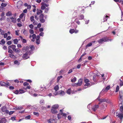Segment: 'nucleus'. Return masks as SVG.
Instances as JSON below:
<instances>
[{"mask_svg": "<svg viewBox=\"0 0 123 123\" xmlns=\"http://www.w3.org/2000/svg\"><path fill=\"white\" fill-rule=\"evenodd\" d=\"M109 37H104L98 39V42L99 44H102L103 43V42H108L109 40L110 41H112V39H109Z\"/></svg>", "mask_w": 123, "mask_h": 123, "instance_id": "nucleus-1", "label": "nucleus"}, {"mask_svg": "<svg viewBox=\"0 0 123 123\" xmlns=\"http://www.w3.org/2000/svg\"><path fill=\"white\" fill-rule=\"evenodd\" d=\"M35 18L36 20H37L39 19L41 23H43L45 21V19L44 18L43 14H42L39 16V17H38L37 15H35Z\"/></svg>", "mask_w": 123, "mask_h": 123, "instance_id": "nucleus-2", "label": "nucleus"}, {"mask_svg": "<svg viewBox=\"0 0 123 123\" xmlns=\"http://www.w3.org/2000/svg\"><path fill=\"white\" fill-rule=\"evenodd\" d=\"M59 107L58 105V104H55L53 105L51 110V112L52 113L56 114L58 112L57 109Z\"/></svg>", "mask_w": 123, "mask_h": 123, "instance_id": "nucleus-3", "label": "nucleus"}, {"mask_svg": "<svg viewBox=\"0 0 123 123\" xmlns=\"http://www.w3.org/2000/svg\"><path fill=\"white\" fill-rule=\"evenodd\" d=\"M119 100L118 102L120 106L123 103V92L122 91H120L119 92Z\"/></svg>", "mask_w": 123, "mask_h": 123, "instance_id": "nucleus-4", "label": "nucleus"}, {"mask_svg": "<svg viewBox=\"0 0 123 123\" xmlns=\"http://www.w3.org/2000/svg\"><path fill=\"white\" fill-rule=\"evenodd\" d=\"M31 54V52L30 51L26 52V53L23 54L22 56V58L24 59L25 60L29 58V56Z\"/></svg>", "mask_w": 123, "mask_h": 123, "instance_id": "nucleus-5", "label": "nucleus"}, {"mask_svg": "<svg viewBox=\"0 0 123 123\" xmlns=\"http://www.w3.org/2000/svg\"><path fill=\"white\" fill-rule=\"evenodd\" d=\"M84 82L85 83L84 85V86L85 87L87 86H87H90V84L89 83L90 82V81L88 79L86 78L84 80Z\"/></svg>", "mask_w": 123, "mask_h": 123, "instance_id": "nucleus-6", "label": "nucleus"}, {"mask_svg": "<svg viewBox=\"0 0 123 123\" xmlns=\"http://www.w3.org/2000/svg\"><path fill=\"white\" fill-rule=\"evenodd\" d=\"M0 84L1 86H5L7 87L9 86V83L7 82L5 83L3 81H0Z\"/></svg>", "mask_w": 123, "mask_h": 123, "instance_id": "nucleus-7", "label": "nucleus"}, {"mask_svg": "<svg viewBox=\"0 0 123 123\" xmlns=\"http://www.w3.org/2000/svg\"><path fill=\"white\" fill-rule=\"evenodd\" d=\"M82 84V81L81 79H80L78 80V82L77 83H75L74 86H77L81 85Z\"/></svg>", "mask_w": 123, "mask_h": 123, "instance_id": "nucleus-8", "label": "nucleus"}, {"mask_svg": "<svg viewBox=\"0 0 123 123\" xmlns=\"http://www.w3.org/2000/svg\"><path fill=\"white\" fill-rule=\"evenodd\" d=\"M78 31H79L77 30L76 28L75 29H71L69 31L70 33L71 34H72L74 33H77L78 32Z\"/></svg>", "mask_w": 123, "mask_h": 123, "instance_id": "nucleus-9", "label": "nucleus"}, {"mask_svg": "<svg viewBox=\"0 0 123 123\" xmlns=\"http://www.w3.org/2000/svg\"><path fill=\"white\" fill-rule=\"evenodd\" d=\"M30 49L29 47L28 46H24L22 49V50L23 52H24L25 51L27 52L30 51L29 49Z\"/></svg>", "mask_w": 123, "mask_h": 123, "instance_id": "nucleus-10", "label": "nucleus"}, {"mask_svg": "<svg viewBox=\"0 0 123 123\" xmlns=\"http://www.w3.org/2000/svg\"><path fill=\"white\" fill-rule=\"evenodd\" d=\"M1 110L3 112H5V113H6L8 114L9 113V111L7 110V108L5 106H3L2 107Z\"/></svg>", "mask_w": 123, "mask_h": 123, "instance_id": "nucleus-11", "label": "nucleus"}, {"mask_svg": "<svg viewBox=\"0 0 123 123\" xmlns=\"http://www.w3.org/2000/svg\"><path fill=\"white\" fill-rule=\"evenodd\" d=\"M23 2L21 1H18L17 4V7L18 8H19L22 6Z\"/></svg>", "mask_w": 123, "mask_h": 123, "instance_id": "nucleus-12", "label": "nucleus"}, {"mask_svg": "<svg viewBox=\"0 0 123 123\" xmlns=\"http://www.w3.org/2000/svg\"><path fill=\"white\" fill-rule=\"evenodd\" d=\"M37 15H39V16L42 14H43V11L41 10L37 9Z\"/></svg>", "mask_w": 123, "mask_h": 123, "instance_id": "nucleus-13", "label": "nucleus"}, {"mask_svg": "<svg viewBox=\"0 0 123 123\" xmlns=\"http://www.w3.org/2000/svg\"><path fill=\"white\" fill-rule=\"evenodd\" d=\"M6 120L5 118H0V123H6Z\"/></svg>", "mask_w": 123, "mask_h": 123, "instance_id": "nucleus-14", "label": "nucleus"}, {"mask_svg": "<svg viewBox=\"0 0 123 123\" xmlns=\"http://www.w3.org/2000/svg\"><path fill=\"white\" fill-rule=\"evenodd\" d=\"M99 101H101V102H108V100L107 99V98H101V99H98Z\"/></svg>", "mask_w": 123, "mask_h": 123, "instance_id": "nucleus-15", "label": "nucleus"}, {"mask_svg": "<svg viewBox=\"0 0 123 123\" xmlns=\"http://www.w3.org/2000/svg\"><path fill=\"white\" fill-rule=\"evenodd\" d=\"M118 117L119 118L120 120L122 119L123 117V113H118L117 115Z\"/></svg>", "mask_w": 123, "mask_h": 123, "instance_id": "nucleus-16", "label": "nucleus"}, {"mask_svg": "<svg viewBox=\"0 0 123 123\" xmlns=\"http://www.w3.org/2000/svg\"><path fill=\"white\" fill-rule=\"evenodd\" d=\"M10 19L12 20V22L13 23H15L16 22V18H14L12 17L10 18Z\"/></svg>", "mask_w": 123, "mask_h": 123, "instance_id": "nucleus-17", "label": "nucleus"}, {"mask_svg": "<svg viewBox=\"0 0 123 123\" xmlns=\"http://www.w3.org/2000/svg\"><path fill=\"white\" fill-rule=\"evenodd\" d=\"M99 107L98 105H95L92 108V109L93 111H95Z\"/></svg>", "mask_w": 123, "mask_h": 123, "instance_id": "nucleus-18", "label": "nucleus"}, {"mask_svg": "<svg viewBox=\"0 0 123 123\" xmlns=\"http://www.w3.org/2000/svg\"><path fill=\"white\" fill-rule=\"evenodd\" d=\"M8 47L10 48H12V49L13 51H14V50L15 49L16 46L15 45H13L11 46H9Z\"/></svg>", "mask_w": 123, "mask_h": 123, "instance_id": "nucleus-19", "label": "nucleus"}, {"mask_svg": "<svg viewBox=\"0 0 123 123\" xmlns=\"http://www.w3.org/2000/svg\"><path fill=\"white\" fill-rule=\"evenodd\" d=\"M120 106V111L122 113H123V105L122 103L121 104Z\"/></svg>", "mask_w": 123, "mask_h": 123, "instance_id": "nucleus-20", "label": "nucleus"}, {"mask_svg": "<svg viewBox=\"0 0 123 123\" xmlns=\"http://www.w3.org/2000/svg\"><path fill=\"white\" fill-rule=\"evenodd\" d=\"M6 15L7 16H10L12 15V14L11 12L9 11L6 13Z\"/></svg>", "mask_w": 123, "mask_h": 123, "instance_id": "nucleus-21", "label": "nucleus"}, {"mask_svg": "<svg viewBox=\"0 0 123 123\" xmlns=\"http://www.w3.org/2000/svg\"><path fill=\"white\" fill-rule=\"evenodd\" d=\"M84 17L83 15L81 14L79 15V19L82 20L84 19Z\"/></svg>", "mask_w": 123, "mask_h": 123, "instance_id": "nucleus-22", "label": "nucleus"}, {"mask_svg": "<svg viewBox=\"0 0 123 123\" xmlns=\"http://www.w3.org/2000/svg\"><path fill=\"white\" fill-rule=\"evenodd\" d=\"M49 121L51 123H55V120L53 118L50 119Z\"/></svg>", "mask_w": 123, "mask_h": 123, "instance_id": "nucleus-23", "label": "nucleus"}, {"mask_svg": "<svg viewBox=\"0 0 123 123\" xmlns=\"http://www.w3.org/2000/svg\"><path fill=\"white\" fill-rule=\"evenodd\" d=\"M16 53H19L20 52V49L19 48L15 49L14 51Z\"/></svg>", "mask_w": 123, "mask_h": 123, "instance_id": "nucleus-24", "label": "nucleus"}, {"mask_svg": "<svg viewBox=\"0 0 123 123\" xmlns=\"http://www.w3.org/2000/svg\"><path fill=\"white\" fill-rule=\"evenodd\" d=\"M23 31V33L26 36L27 35L28 33L27 31L25 29H24Z\"/></svg>", "mask_w": 123, "mask_h": 123, "instance_id": "nucleus-25", "label": "nucleus"}, {"mask_svg": "<svg viewBox=\"0 0 123 123\" xmlns=\"http://www.w3.org/2000/svg\"><path fill=\"white\" fill-rule=\"evenodd\" d=\"M108 17H109L107 15H106L105 17H104L103 18L104 21L103 22L106 21L107 20V18Z\"/></svg>", "mask_w": 123, "mask_h": 123, "instance_id": "nucleus-26", "label": "nucleus"}, {"mask_svg": "<svg viewBox=\"0 0 123 123\" xmlns=\"http://www.w3.org/2000/svg\"><path fill=\"white\" fill-rule=\"evenodd\" d=\"M14 43L15 44H17L18 43V40L17 39H15L13 40Z\"/></svg>", "mask_w": 123, "mask_h": 123, "instance_id": "nucleus-27", "label": "nucleus"}, {"mask_svg": "<svg viewBox=\"0 0 123 123\" xmlns=\"http://www.w3.org/2000/svg\"><path fill=\"white\" fill-rule=\"evenodd\" d=\"M30 48L31 49L30 51H32L35 48L34 45H32L31 46Z\"/></svg>", "mask_w": 123, "mask_h": 123, "instance_id": "nucleus-28", "label": "nucleus"}, {"mask_svg": "<svg viewBox=\"0 0 123 123\" xmlns=\"http://www.w3.org/2000/svg\"><path fill=\"white\" fill-rule=\"evenodd\" d=\"M8 52L10 53L11 54H12L13 53V51L11 49V48H9L8 47Z\"/></svg>", "mask_w": 123, "mask_h": 123, "instance_id": "nucleus-29", "label": "nucleus"}, {"mask_svg": "<svg viewBox=\"0 0 123 123\" xmlns=\"http://www.w3.org/2000/svg\"><path fill=\"white\" fill-rule=\"evenodd\" d=\"M30 19L31 21L32 22H33L35 21L34 19V17L33 16H32L30 18Z\"/></svg>", "mask_w": 123, "mask_h": 123, "instance_id": "nucleus-30", "label": "nucleus"}, {"mask_svg": "<svg viewBox=\"0 0 123 123\" xmlns=\"http://www.w3.org/2000/svg\"><path fill=\"white\" fill-rule=\"evenodd\" d=\"M71 89H68L67 90L66 92L67 93L69 94H70L71 92Z\"/></svg>", "mask_w": 123, "mask_h": 123, "instance_id": "nucleus-31", "label": "nucleus"}, {"mask_svg": "<svg viewBox=\"0 0 123 123\" xmlns=\"http://www.w3.org/2000/svg\"><path fill=\"white\" fill-rule=\"evenodd\" d=\"M32 37L33 39L31 40L33 41H34V39L36 38V35L35 34H33L32 36Z\"/></svg>", "mask_w": 123, "mask_h": 123, "instance_id": "nucleus-32", "label": "nucleus"}, {"mask_svg": "<svg viewBox=\"0 0 123 123\" xmlns=\"http://www.w3.org/2000/svg\"><path fill=\"white\" fill-rule=\"evenodd\" d=\"M59 89V87L58 85H56L54 87V89L56 91H57Z\"/></svg>", "mask_w": 123, "mask_h": 123, "instance_id": "nucleus-33", "label": "nucleus"}, {"mask_svg": "<svg viewBox=\"0 0 123 123\" xmlns=\"http://www.w3.org/2000/svg\"><path fill=\"white\" fill-rule=\"evenodd\" d=\"M92 43H88L86 45V47L87 48L88 47H90L92 45Z\"/></svg>", "mask_w": 123, "mask_h": 123, "instance_id": "nucleus-34", "label": "nucleus"}, {"mask_svg": "<svg viewBox=\"0 0 123 123\" xmlns=\"http://www.w3.org/2000/svg\"><path fill=\"white\" fill-rule=\"evenodd\" d=\"M40 103L42 105H43L44 103V100L43 99L41 100L40 101Z\"/></svg>", "mask_w": 123, "mask_h": 123, "instance_id": "nucleus-35", "label": "nucleus"}, {"mask_svg": "<svg viewBox=\"0 0 123 123\" xmlns=\"http://www.w3.org/2000/svg\"><path fill=\"white\" fill-rule=\"evenodd\" d=\"M7 5V4L6 3L5 4L3 3H2L1 5V6L2 7H4L6 6Z\"/></svg>", "mask_w": 123, "mask_h": 123, "instance_id": "nucleus-36", "label": "nucleus"}, {"mask_svg": "<svg viewBox=\"0 0 123 123\" xmlns=\"http://www.w3.org/2000/svg\"><path fill=\"white\" fill-rule=\"evenodd\" d=\"M76 78L74 77L73 79H72L71 81L72 82H75L76 81Z\"/></svg>", "mask_w": 123, "mask_h": 123, "instance_id": "nucleus-37", "label": "nucleus"}, {"mask_svg": "<svg viewBox=\"0 0 123 123\" xmlns=\"http://www.w3.org/2000/svg\"><path fill=\"white\" fill-rule=\"evenodd\" d=\"M65 92L63 91H61L60 92V94L61 95H65Z\"/></svg>", "mask_w": 123, "mask_h": 123, "instance_id": "nucleus-38", "label": "nucleus"}, {"mask_svg": "<svg viewBox=\"0 0 123 123\" xmlns=\"http://www.w3.org/2000/svg\"><path fill=\"white\" fill-rule=\"evenodd\" d=\"M24 15H25L24 13H22V14H20L19 16V18H23Z\"/></svg>", "mask_w": 123, "mask_h": 123, "instance_id": "nucleus-39", "label": "nucleus"}, {"mask_svg": "<svg viewBox=\"0 0 123 123\" xmlns=\"http://www.w3.org/2000/svg\"><path fill=\"white\" fill-rule=\"evenodd\" d=\"M25 92L23 90L20 89L19 90V94L23 93Z\"/></svg>", "mask_w": 123, "mask_h": 123, "instance_id": "nucleus-40", "label": "nucleus"}, {"mask_svg": "<svg viewBox=\"0 0 123 123\" xmlns=\"http://www.w3.org/2000/svg\"><path fill=\"white\" fill-rule=\"evenodd\" d=\"M119 90V86H117L116 87V92H117Z\"/></svg>", "mask_w": 123, "mask_h": 123, "instance_id": "nucleus-41", "label": "nucleus"}, {"mask_svg": "<svg viewBox=\"0 0 123 123\" xmlns=\"http://www.w3.org/2000/svg\"><path fill=\"white\" fill-rule=\"evenodd\" d=\"M29 31L30 33L31 34H33L34 32V31L32 29H30L29 30Z\"/></svg>", "mask_w": 123, "mask_h": 123, "instance_id": "nucleus-42", "label": "nucleus"}, {"mask_svg": "<svg viewBox=\"0 0 123 123\" xmlns=\"http://www.w3.org/2000/svg\"><path fill=\"white\" fill-rule=\"evenodd\" d=\"M9 56L12 58H14L15 57V56L12 54H9Z\"/></svg>", "mask_w": 123, "mask_h": 123, "instance_id": "nucleus-43", "label": "nucleus"}, {"mask_svg": "<svg viewBox=\"0 0 123 123\" xmlns=\"http://www.w3.org/2000/svg\"><path fill=\"white\" fill-rule=\"evenodd\" d=\"M22 41L23 43H26L27 42L26 40L24 38H23L22 40Z\"/></svg>", "mask_w": 123, "mask_h": 123, "instance_id": "nucleus-44", "label": "nucleus"}, {"mask_svg": "<svg viewBox=\"0 0 123 123\" xmlns=\"http://www.w3.org/2000/svg\"><path fill=\"white\" fill-rule=\"evenodd\" d=\"M46 7L45 5H42L41 6V8L42 10H44L45 9Z\"/></svg>", "mask_w": 123, "mask_h": 123, "instance_id": "nucleus-45", "label": "nucleus"}, {"mask_svg": "<svg viewBox=\"0 0 123 123\" xmlns=\"http://www.w3.org/2000/svg\"><path fill=\"white\" fill-rule=\"evenodd\" d=\"M14 93L15 94H19V90H16V91H14Z\"/></svg>", "mask_w": 123, "mask_h": 123, "instance_id": "nucleus-46", "label": "nucleus"}, {"mask_svg": "<svg viewBox=\"0 0 123 123\" xmlns=\"http://www.w3.org/2000/svg\"><path fill=\"white\" fill-rule=\"evenodd\" d=\"M33 114L34 115H36L37 116H38L39 115V114L38 112H34Z\"/></svg>", "mask_w": 123, "mask_h": 123, "instance_id": "nucleus-47", "label": "nucleus"}, {"mask_svg": "<svg viewBox=\"0 0 123 123\" xmlns=\"http://www.w3.org/2000/svg\"><path fill=\"white\" fill-rule=\"evenodd\" d=\"M49 7H47L46 8H45V13H47L49 10Z\"/></svg>", "mask_w": 123, "mask_h": 123, "instance_id": "nucleus-48", "label": "nucleus"}, {"mask_svg": "<svg viewBox=\"0 0 123 123\" xmlns=\"http://www.w3.org/2000/svg\"><path fill=\"white\" fill-rule=\"evenodd\" d=\"M23 85L24 86H27L29 85V84L27 82H25L24 83Z\"/></svg>", "mask_w": 123, "mask_h": 123, "instance_id": "nucleus-49", "label": "nucleus"}, {"mask_svg": "<svg viewBox=\"0 0 123 123\" xmlns=\"http://www.w3.org/2000/svg\"><path fill=\"white\" fill-rule=\"evenodd\" d=\"M15 118L16 117H11V119L13 121L16 120Z\"/></svg>", "mask_w": 123, "mask_h": 123, "instance_id": "nucleus-50", "label": "nucleus"}, {"mask_svg": "<svg viewBox=\"0 0 123 123\" xmlns=\"http://www.w3.org/2000/svg\"><path fill=\"white\" fill-rule=\"evenodd\" d=\"M62 76H58L57 78V80L58 81H59L62 78Z\"/></svg>", "mask_w": 123, "mask_h": 123, "instance_id": "nucleus-51", "label": "nucleus"}, {"mask_svg": "<svg viewBox=\"0 0 123 123\" xmlns=\"http://www.w3.org/2000/svg\"><path fill=\"white\" fill-rule=\"evenodd\" d=\"M1 44H4L5 43V41L4 39H2L1 41Z\"/></svg>", "mask_w": 123, "mask_h": 123, "instance_id": "nucleus-52", "label": "nucleus"}, {"mask_svg": "<svg viewBox=\"0 0 123 123\" xmlns=\"http://www.w3.org/2000/svg\"><path fill=\"white\" fill-rule=\"evenodd\" d=\"M31 6L30 5H28L27 6V9L28 10V9L30 10L31 8Z\"/></svg>", "mask_w": 123, "mask_h": 123, "instance_id": "nucleus-53", "label": "nucleus"}, {"mask_svg": "<svg viewBox=\"0 0 123 123\" xmlns=\"http://www.w3.org/2000/svg\"><path fill=\"white\" fill-rule=\"evenodd\" d=\"M40 41L39 40H36V43L37 44H39L40 43Z\"/></svg>", "mask_w": 123, "mask_h": 123, "instance_id": "nucleus-54", "label": "nucleus"}, {"mask_svg": "<svg viewBox=\"0 0 123 123\" xmlns=\"http://www.w3.org/2000/svg\"><path fill=\"white\" fill-rule=\"evenodd\" d=\"M110 86H108L105 87V89L106 90H109L110 89Z\"/></svg>", "mask_w": 123, "mask_h": 123, "instance_id": "nucleus-55", "label": "nucleus"}, {"mask_svg": "<svg viewBox=\"0 0 123 123\" xmlns=\"http://www.w3.org/2000/svg\"><path fill=\"white\" fill-rule=\"evenodd\" d=\"M93 80L94 81H97L98 80L96 78V77L95 76L93 77Z\"/></svg>", "mask_w": 123, "mask_h": 123, "instance_id": "nucleus-56", "label": "nucleus"}, {"mask_svg": "<svg viewBox=\"0 0 123 123\" xmlns=\"http://www.w3.org/2000/svg\"><path fill=\"white\" fill-rule=\"evenodd\" d=\"M120 80L121 81V82L120 84V86H123V82L120 79Z\"/></svg>", "mask_w": 123, "mask_h": 123, "instance_id": "nucleus-57", "label": "nucleus"}, {"mask_svg": "<svg viewBox=\"0 0 123 123\" xmlns=\"http://www.w3.org/2000/svg\"><path fill=\"white\" fill-rule=\"evenodd\" d=\"M29 27L31 29H32L33 27V25L32 24L30 25H29Z\"/></svg>", "mask_w": 123, "mask_h": 123, "instance_id": "nucleus-58", "label": "nucleus"}, {"mask_svg": "<svg viewBox=\"0 0 123 123\" xmlns=\"http://www.w3.org/2000/svg\"><path fill=\"white\" fill-rule=\"evenodd\" d=\"M23 109V108L22 106H19V107H18L17 110H19L22 109Z\"/></svg>", "mask_w": 123, "mask_h": 123, "instance_id": "nucleus-59", "label": "nucleus"}, {"mask_svg": "<svg viewBox=\"0 0 123 123\" xmlns=\"http://www.w3.org/2000/svg\"><path fill=\"white\" fill-rule=\"evenodd\" d=\"M19 32V30L18 31H16L15 32V34L17 36H18L19 35V34L18 33V32Z\"/></svg>", "mask_w": 123, "mask_h": 123, "instance_id": "nucleus-60", "label": "nucleus"}, {"mask_svg": "<svg viewBox=\"0 0 123 123\" xmlns=\"http://www.w3.org/2000/svg\"><path fill=\"white\" fill-rule=\"evenodd\" d=\"M14 112V111H10L9 112V115H11L13 114V113Z\"/></svg>", "mask_w": 123, "mask_h": 123, "instance_id": "nucleus-61", "label": "nucleus"}, {"mask_svg": "<svg viewBox=\"0 0 123 123\" xmlns=\"http://www.w3.org/2000/svg\"><path fill=\"white\" fill-rule=\"evenodd\" d=\"M33 25H36L37 24V22L35 20L33 21Z\"/></svg>", "mask_w": 123, "mask_h": 123, "instance_id": "nucleus-62", "label": "nucleus"}, {"mask_svg": "<svg viewBox=\"0 0 123 123\" xmlns=\"http://www.w3.org/2000/svg\"><path fill=\"white\" fill-rule=\"evenodd\" d=\"M72 72V69H70L69 70L68 72V74H70Z\"/></svg>", "mask_w": 123, "mask_h": 123, "instance_id": "nucleus-63", "label": "nucleus"}, {"mask_svg": "<svg viewBox=\"0 0 123 123\" xmlns=\"http://www.w3.org/2000/svg\"><path fill=\"white\" fill-rule=\"evenodd\" d=\"M4 35V38H6L7 36V33H5L3 35Z\"/></svg>", "mask_w": 123, "mask_h": 123, "instance_id": "nucleus-64", "label": "nucleus"}]
</instances>
